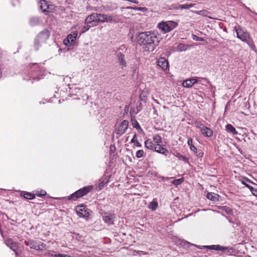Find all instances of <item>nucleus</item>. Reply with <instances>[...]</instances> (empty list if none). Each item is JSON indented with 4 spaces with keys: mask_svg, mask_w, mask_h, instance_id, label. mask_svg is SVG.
Returning a JSON list of instances; mask_svg holds the SVG:
<instances>
[{
    "mask_svg": "<svg viewBox=\"0 0 257 257\" xmlns=\"http://www.w3.org/2000/svg\"><path fill=\"white\" fill-rule=\"evenodd\" d=\"M191 80L192 81V83H193V85L196 83L197 82V80L196 79L193 78L191 79Z\"/></svg>",
    "mask_w": 257,
    "mask_h": 257,
    "instance_id": "nucleus-42",
    "label": "nucleus"
},
{
    "mask_svg": "<svg viewBox=\"0 0 257 257\" xmlns=\"http://www.w3.org/2000/svg\"><path fill=\"white\" fill-rule=\"evenodd\" d=\"M90 27H88L87 28H85V30H84L82 32L84 33L86 31H87L89 30Z\"/></svg>",
    "mask_w": 257,
    "mask_h": 257,
    "instance_id": "nucleus-45",
    "label": "nucleus"
},
{
    "mask_svg": "<svg viewBox=\"0 0 257 257\" xmlns=\"http://www.w3.org/2000/svg\"><path fill=\"white\" fill-rule=\"evenodd\" d=\"M158 34L155 32H145L139 34L137 37L138 44L146 51L152 52L160 42Z\"/></svg>",
    "mask_w": 257,
    "mask_h": 257,
    "instance_id": "nucleus-1",
    "label": "nucleus"
},
{
    "mask_svg": "<svg viewBox=\"0 0 257 257\" xmlns=\"http://www.w3.org/2000/svg\"><path fill=\"white\" fill-rule=\"evenodd\" d=\"M76 212L80 217L87 218L89 215L88 210L83 205L78 206L76 208Z\"/></svg>",
    "mask_w": 257,
    "mask_h": 257,
    "instance_id": "nucleus-5",
    "label": "nucleus"
},
{
    "mask_svg": "<svg viewBox=\"0 0 257 257\" xmlns=\"http://www.w3.org/2000/svg\"><path fill=\"white\" fill-rule=\"evenodd\" d=\"M250 191H251L252 193L254 195V196H257V189H254L253 188V189H250Z\"/></svg>",
    "mask_w": 257,
    "mask_h": 257,
    "instance_id": "nucleus-39",
    "label": "nucleus"
},
{
    "mask_svg": "<svg viewBox=\"0 0 257 257\" xmlns=\"http://www.w3.org/2000/svg\"><path fill=\"white\" fill-rule=\"evenodd\" d=\"M158 203L157 201L153 200L148 205V207L149 209L152 210H155L158 207Z\"/></svg>",
    "mask_w": 257,
    "mask_h": 257,
    "instance_id": "nucleus-23",
    "label": "nucleus"
},
{
    "mask_svg": "<svg viewBox=\"0 0 257 257\" xmlns=\"http://www.w3.org/2000/svg\"><path fill=\"white\" fill-rule=\"evenodd\" d=\"M192 39L195 40V41H203L204 39L203 38H201V37H197V36L195 35H192Z\"/></svg>",
    "mask_w": 257,
    "mask_h": 257,
    "instance_id": "nucleus-35",
    "label": "nucleus"
},
{
    "mask_svg": "<svg viewBox=\"0 0 257 257\" xmlns=\"http://www.w3.org/2000/svg\"><path fill=\"white\" fill-rule=\"evenodd\" d=\"M201 132L202 134L208 137H210L213 135L212 131L209 128L203 126L202 128H201Z\"/></svg>",
    "mask_w": 257,
    "mask_h": 257,
    "instance_id": "nucleus-16",
    "label": "nucleus"
},
{
    "mask_svg": "<svg viewBox=\"0 0 257 257\" xmlns=\"http://www.w3.org/2000/svg\"><path fill=\"white\" fill-rule=\"evenodd\" d=\"M243 184H244V185H245L247 187H248L249 189H253V187H251L249 185H248V184H246L245 182H242Z\"/></svg>",
    "mask_w": 257,
    "mask_h": 257,
    "instance_id": "nucleus-41",
    "label": "nucleus"
},
{
    "mask_svg": "<svg viewBox=\"0 0 257 257\" xmlns=\"http://www.w3.org/2000/svg\"><path fill=\"white\" fill-rule=\"evenodd\" d=\"M207 13L206 11L202 10L200 11H196L195 12V13L198 15H202V16H205L206 14Z\"/></svg>",
    "mask_w": 257,
    "mask_h": 257,
    "instance_id": "nucleus-36",
    "label": "nucleus"
},
{
    "mask_svg": "<svg viewBox=\"0 0 257 257\" xmlns=\"http://www.w3.org/2000/svg\"><path fill=\"white\" fill-rule=\"evenodd\" d=\"M105 15L104 14H98L97 22L104 23L105 20Z\"/></svg>",
    "mask_w": 257,
    "mask_h": 257,
    "instance_id": "nucleus-26",
    "label": "nucleus"
},
{
    "mask_svg": "<svg viewBox=\"0 0 257 257\" xmlns=\"http://www.w3.org/2000/svg\"><path fill=\"white\" fill-rule=\"evenodd\" d=\"M158 27L164 33H166L170 32L167 22H162L159 23Z\"/></svg>",
    "mask_w": 257,
    "mask_h": 257,
    "instance_id": "nucleus-13",
    "label": "nucleus"
},
{
    "mask_svg": "<svg viewBox=\"0 0 257 257\" xmlns=\"http://www.w3.org/2000/svg\"><path fill=\"white\" fill-rule=\"evenodd\" d=\"M188 145L190 147V149L191 151H192L194 154L197 156L198 158H202L203 156V152L201 151H197L196 147L193 145V140L191 138H189L187 142Z\"/></svg>",
    "mask_w": 257,
    "mask_h": 257,
    "instance_id": "nucleus-6",
    "label": "nucleus"
},
{
    "mask_svg": "<svg viewBox=\"0 0 257 257\" xmlns=\"http://www.w3.org/2000/svg\"><path fill=\"white\" fill-rule=\"evenodd\" d=\"M153 141L154 142L155 145H160L161 142V138L160 136L156 135L153 137Z\"/></svg>",
    "mask_w": 257,
    "mask_h": 257,
    "instance_id": "nucleus-25",
    "label": "nucleus"
},
{
    "mask_svg": "<svg viewBox=\"0 0 257 257\" xmlns=\"http://www.w3.org/2000/svg\"><path fill=\"white\" fill-rule=\"evenodd\" d=\"M139 71L138 70H137V69H135V70H134V73H138Z\"/></svg>",
    "mask_w": 257,
    "mask_h": 257,
    "instance_id": "nucleus-46",
    "label": "nucleus"
},
{
    "mask_svg": "<svg viewBox=\"0 0 257 257\" xmlns=\"http://www.w3.org/2000/svg\"><path fill=\"white\" fill-rule=\"evenodd\" d=\"M24 197L28 199H33L35 198V196L31 193H27L24 195Z\"/></svg>",
    "mask_w": 257,
    "mask_h": 257,
    "instance_id": "nucleus-32",
    "label": "nucleus"
},
{
    "mask_svg": "<svg viewBox=\"0 0 257 257\" xmlns=\"http://www.w3.org/2000/svg\"><path fill=\"white\" fill-rule=\"evenodd\" d=\"M195 5L194 4H190L189 5H182L179 6L178 7L175 8L176 9H189L190 8L193 7Z\"/></svg>",
    "mask_w": 257,
    "mask_h": 257,
    "instance_id": "nucleus-24",
    "label": "nucleus"
},
{
    "mask_svg": "<svg viewBox=\"0 0 257 257\" xmlns=\"http://www.w3.org/2000/svg\"><path fill=\"white\" fill-rule=\"evenodd\" d=\"M207 198L212 201L217 200V197L214 195V194L212 193H208L207 195Z\"/></svg>",
    "mask_w": 257,
    "mask_h": 257,
    "instance_id": "nucleus-29",
    "label": "nucleus"
},
{
    "mask_svg": "<svg viewBox=\"0 0 257 257\" xmlns=\"http://www.w3.org/2000/svg\"><path fill=\"white\" fill-rule=\"evenodd\" d=\"M130 9H131L130 8H127L126 9L123 8V9H125V10Z\"/></svg>",
    "mask_w": 257,
    "mask_h": 257,
    "instance_id": "nucleus-47",
    "label": "nucleus"
},
{
    "mask_svg": "<svg viewBox=\"0 0 257 257\" xmlns=\"http://www.w3.org/2000/svg\"><path fill=\"white\" fill-rule=\"evenodd\" d=\"M92 189L91 186H87L83 188L82 189H80L78 191H76L73 194L71 195V196L69 197V199H77L79 197H81L84 195L87 194L88 192L90 191Z\"/></svg>",
    "mask_w": 257,
    "mask_h": 257,
    "instance_id": "nucleus-3",
    "label": "nucleus"
},
{
    "mask_svg": "<svg viewBox=\"0 0 257 257\" xmlns=\"http://www.w3.org/2000/svg\"><path fill=\"white\" fill-rule=\"evenodd\" d=\"M196 125L198 128H200V130H201V128H202L203 126H204L202 124L200 123L199 122H196Z\"/></svg>",
    "mask_w": 257,
    "mask_h": 257,
    "instance_id": "nucleus-40",
    "label": "nucleus"
},
{
    "mask_svg": "<svg viewBox=\"0 0 257 257\" xmlns=\"http://www.w3.org/2000/svg\"><path fill=\"white\" fill-rule=\"evenodd\" d=\"M182 85L184 87L189 88L191 87L193 85V83H192L191 79H188L184 81Z\"/></svg>",
    "mask_w": 257,
    "mask_h": 257,
    "instance_id": "nucleus-27",
    "label": "nucleus"
},
{
    "mask_svg": "<svg viewBox=\"0 0 257 257\" xmlns=\"http://www.w3.org/2000/svg\"><path fill=\"white\" fill-rule=\"evenodd\" d=\"M114 22L115 20L113 18V17L111 16H108L106 15H105V22L112 23Z\"/></svg>",
    "mask_w": 257,
    "mask_h": 257,
    "instance_id": "nucleus-31",
    "label": "nucleus"
},
{
    "mask_svg": "<svg viewBox=\"0 0 257 257\" xmlns=\"http://www.w3.org/2000/svg\"><path fill=\"white\" fill-rule=\"evenodd\" d=\"M145 145L149 149L154 150L155 145L153 141L150 139L147 140L145 142Z\"/></svg>",
    "mask_w": 257,
    "mask_h": 257,
    "instance_id": "nucleus-18",
    "label": "nucleus"
},
{
    "mask_svg": "<svg viewBox=\"0 0 257 257\" xmlns=\"http://www.w3.org/2000/svg\"><path fill=\"white\" fill-rule=\"evenodd\" d=\"M128 126V121L126 120H123L116 130V133L118 135H122L124 134L127 129Z\"/></svg>",
    "mask_w": 257,
    "mask_h": 257,
    "instance_id": "nucleus-9",
    "label": "nucleus"
},
{
    "mask_svg": "<svg viewBox=\"0 0 257 257\" xmlns=\"http://www.w3.org/2000/svg\"><path fill=\"white\" fill-rule=\"evenodd\" d=\"M167 23L170 31L175 29L178 26V23L174 21H167Z\"/></svg>",
    "mask_w": 257,
    "mask_h": 257,
    "instance_id": "nucleus-21",
    "label": "nucleus"
},
{
    "mask_svg": "<svg viewBox=\"0 0 257 257\" xmlns=\"http://www.w3.org/2000/svg\"><path fill=\"white\" fill-rule=\"evenodd\" d=\"M144 151L143 150H139L137 152V153H136V157L137 158H141L144 155Z\"/></svg>",
    "mask_w": 257,
    "mask_h": 257,
    "instance_id": "nucleus-33",
    "label": "nucleus"
},
{
    "mask_svg": "<svg viewBox=\"0 0 257 257\" xmlns=\"http://www.w3.org/2000/svg\"><path fill=\"white\" fill-rule=\"evenodd\" d=\"M39 7L41 10L44 12L46 10V9L48 8V4L45 1H41L39 3Z\"/></svg>",
    "mask_w": 257,
    "mask_h": 257,
    "instance_id": "nucleus-22",
    "label": "nucleus"
},
{
    "mask_svg": "<svg viewBox=\"0 0 257 257\" xmlns=\"http://www.w3.org/2000/svg\"><path fill=\"white\" fill-rule=\"evenodd\" d=\"M46 9L44 12H51L54 10V6L52 5H48V8Z\"/></svg>",
    "mask_w": 257,
    "mask_h": 257,
    "instance_id": "nucleus-34",
    "label": "nucleus"
},
{
    "mask_svg": "<svg viewBox=\"0 0 257 257\" xmlns=\"http://www.w3.org/2000/svg\"><path fill=\"white\" fill-rule=\"evenodd\" d=\"M49 36L47 33H41L35 40V47L38 49L40 44L45 43L48 39Z\"/></svg>",
    "mask_w": 257,
    "mask_h": 257,
    "instance_id": "nucleus-4",
    "label": "nucleus"
},
{
    "mask_svg": "<svg viewBox=\"0 0 257 257\" xmlns=\"http://www.w3.org/2000/svg\"><path fill=\"white\" fill-rule=\"evenodd\" d=\"M180 158H182V159H183L184 160H186V158L182 155H180Z\"/></svg>",
    "mask_w": 257,
    "mask_h": 257,
    "instance_id": "nucleus-44",
    "label": "nucleus"
},
{
    "mask_svg": "<svg viewBox=\"0 0 257 257\" xmlns=\"http://www.w3.org/2000/svg\"><path fill=\"white\" fill-rule=\"evenodd\" d=\"M185 46L183 44H180L178 46L179 49L180 51H185L186 50V48H185L184 47Z\"/></svg>",
    "mask_w": 257,
    "mask_h": 257,
    "instance_id": "nucleus-37",
    "label": "nucleus"
},
{
    "mask_svg": "<svg viewBox=\"0 0 257 257\" xmlns=\"http://www.w3.org/2000/svg\"><path fill=\"white\" fill-rule=\"evenodd\" d=\"M77 31H74L71 34L68 35L67 38L71 42V43H74L77 36Z\"/></svg>",
    "mask_w": 257,
    "mask_h": 257,
    "instance_id": "nucleus-19",
    "label": "nucleus"
},
{
    "mask_svg": "<svg viewBox=\"0 0 257 257\" xmlns=\"http://www.w3.org/2000/svg\"><path fill=\"white\" fill-rule=\"evenodd\" d=\"M158 65L163 70H166L168 67V62L164 57L160 58L157 61Z\"/></svg>",
    "mask_w": 257,
    "mask_h": 257,
    "instance_id": "nucleus-10",
    "label": "nucleus"
},
{
    "mask_svg": "<svg viewBox=\"0 0 257 257\" xmlns=\"http://www.w3.org/2000/svg\"><path fill=\"white\" fill-rule=\"evenodd\" d=\"M131 142L134 143L136 146L141 147L142 146L141 144L138 141L137 139V136L136 134L134 135L133 138L132 139Z\"/></svg>",
    "mask_w": 257,
    "mask_h": 257,
    "instance_id": "nucleus-28",
    "label": "nucleus"
},
{
    "mask_svg": "<svg viewBox=\"0 0 257 257\" xmlns=\"http://www.w3.org/2000/svg\"><path fill=\"white\" fill-rule=\"evenodd\" d=\"M6 244L11 249L15 251L16 255H18V252L16 251L18 248V245L16 242H15L12 239H9L7 240Z\"/></svg>",
    "mask_w": 257,
    "mask_h": 257,
    "instance_id": "nucleus-11",
    "label": "nucleus"
},
{
    "mask_svg": "<svg viewBox=\"0 0 257 257\" xmlns=\"http://www.w3.org/2000/svg\"><path fill=\"white\" fill-rule=\"evenodd\" d=\"M154 150L157 153L166 156L168 153V151L166 148L162 147L160 145H155Z\"/></svg>",
    "mask_w": 257,
    "mask_h": 257,
    "instance_id": "nucleus-15",
    "label": "nucleus"
},
{
    "mask_svg": "<svg viewBox=\"0 0 257 257\" xmlns=\"http://www.w3.org/2000/svg\"><path fill=\"white\" fill-rule=\"evenodd\" d=\"M234 29L236 33L237 37L241 41L246 42L250 48L253 49L254 48V45L252 39L250 38L249 33L245 30L241 28H237L235 27Z\"/></svg>",
    "mask_w": 257,
    "mask_h": 257,
    "instance_id": "nucleus-2",
    "label": "nucleus"
},
{
    "mask_svg": "<svg viewBox=\"0 0 257 257\" xmlns=\"http://www.w3.org/2000/svg\"><path fill=\"white\" fill-rule=\"evenodd\" d=\"M25 244L29 246L31 248H34L36 250L42 249L46 246V245L43 243L40 244L33 240H29L27 241H25Z\"/></svg>",
    "mask_w": 257,
    "mask_h": 257,
    "instance_id": "nucleus-7",
    "label": "nucleus"
},
{
    "mask_svg": "<svg viewBox=\"0 0 257 257\" xmlns=\"http://www.w3.org/2000/svg\"><path fill=\"white\" fill-rule=\"evenodd\" d=\"M114 216L112 214H106L103 216V220L108 225L113 223Z\"/></svg>",
    "mask_w": 257,
    "mask_h": 257,
    "instance_id": "nucleus-14",
    "label": "nucleus"
},
{
    "mask_svg": "<svg viewBox=\"0 0 257 257\" xmlns=\"http://www.w3.org/2000/svg\"><path fill=\"white\" fill-rule=\"evenodd\" d=\"M133 125L135 127H137V126H139V123L137 121H136L135 123H133Z\"/></svg>",
    "mask_w": 257,
    "mask_h": 257,
    "instance_id": "nucleus-43",
    "label": "nucleus"
},
{
    "mask_svg": "<svg viewBox=\"0 0 257 257\" xmlns=\"http://www.w3.org/2000/svg\"><path fill=\"white\" fill-rule=\"evenodd\" d=\"M118 62L122 69H124L127 67V63L125 59L124 55L119 52L117 54Z\"/></svg>",
    "mask_w": 257,
    "mask_h": 257,
    "instance_id": "nucleus-8",
    "label": "nucleus"
},
{
    "mask_svg": "<svg viewBox=\"0 0 257 257\" xmlns=\"http://www.w3.org/2000/svg\"><path fill=\"white\" fill-rule=\"evenodd\" d=\"M183 178L175 179L172 181V183L175 186H178L181 184L183 182Z\"/></svg>",
    "mask_w": 257,
    "mask_h": 257,
    "instance_id": "nucleus-30",
    "label": "nucleus"
},
{
    "mask_svg": "<svg viewBox=\"0 0 257 257\" xmlns=\"http://www.w3.org/2000/svg\"><path fill=\"white\" fill-rule=\"evenodd\" d=\"M97 17L98 14L97 13H93L88 17L85 19V22L86 24H90L92 22H97Z\"/></svg>",
    "mask_w": 257,
    "mask_h": 257,
    "instance_id": "nucleus-12",
    "label": "nucleus"
},
{
    "mask_svg": "<svg viewBox=\"0 0 257 257\" xmlns=\"http://www.w3.org/2000/svg\"><path fill=\"white\" fill-rule=\"evenodd\" d=\"M63 43L65 46H68V45L70 44V43H71V42L69 40V39L66 38L64 39Z\"/></svg>",
    "mask_w": 257,
    "mask_h": 257,
    "instance_id": "nucleus-38",
    "label": "nucleus"
},
{
    "mask_svg": "<svg viewBox=\"0 0 257 257\" xmlns=\"http://www.w3.org/2000/svg\"><path fill=\"white\" fill-rule=\"evenodd\" d=\"M204 247L208 249L216 250H222L224 251L227 250V247H222L221 246H220L219 245H207L205 246Z\"/></svg>",
    "mask_w": 257,
    "mask_h": 257,
    "instance_id": "nucleus-17",
    "label": "nucleus"
},
{
    "mask_svg": "<svg viewBox=\"0 0 257 257\" xmlns=\"http://www.w3.org/2000/svg\"><path fill=\"white\" fill-rule=\"evenodd\" d=\"M226 130L229 133H231L234 135L237 134V132L235 128L230 124H228L226 125Z\"/></svg>",
    "mask_w": 257,
    "mask_h": 257,
    "instance_id": "nucleus-20",
    "label": "nucleus"
}]
</instances>
